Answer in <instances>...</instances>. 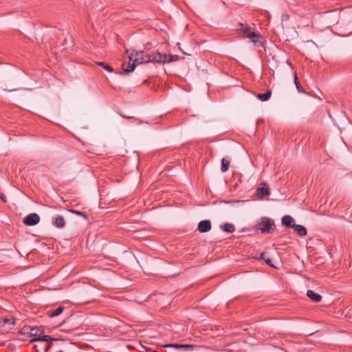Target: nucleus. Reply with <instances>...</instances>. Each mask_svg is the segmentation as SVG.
I'll return each mask as SVG.
<instances>
[{"instance_id":"15","label":"nucleus","mask_w":352,"mask_h":352,"mask_svg":"<svg viewBox=\"0 0 352 352\" xmlns=\"http://www.w3.org/2000/svg\"><path fill=\"white\" fill-rule=\"evenodd\" d=\"M253 259H255L256 261H260L261 260H263L265 262L267 265L272 264V260L269 257H266V254L265 252H262L260 254V257L255 258L254 257Z\"/></svg>"},{"instance_id":"27","label":"nucleus","mask_w":352,"mask_h":352,"mask_svg":"<svg viewBox=\"0 0 352 352\" xmlns=\"http://www.w3.org/2000/svg\"><path fill=\"white\" fill-rule=\"evenodd\" d=\"M271 266L274 267V268H276V265H271Z\"/></svg>"},{"instance_id":"26","label":"nucleus","mask_w":352,"mask_h":352,"mask_svg":"<svg viewBox=\"0 0 352 352\" xmlns=\"http://www.w3.org/2000/svg\"><path fill=\"white\" fill-rule=\"evenodd\" d=\"M50 349V346L45 348V352H47L48 349Z\"/></svg>"},{"instance_id":"13","label":"nucleus","mask_w":352,"mask_h":352,"mask_svg":"<svg viewBox=\"0 0 352 352\" xmlns=\"http://www.w3.org/2000/svg\"><path fill=\"white\" fill-rule=\"evenodd\" d=\"M292 228H294L295 231L299 236H303L307 234V229L305 227L301 225L295 224L292 226Z\"/></svg>"},{"instance_id":"23","label":"nucleus","mask_w":352,"mask_h":352,"mask_svg":"<svg viewBox=\"0 0 352 352\" xmlns=\"http://www.w3.org/2000/svg\"><path fill=\"white\" fill-rule=\"evenodd\" d=\"M5 324H8V325L13 326L14 324V320L13 318H8L4 320Z\"/></svg>"},{"instance_id":"25","label":"nucleus","mask_w":352,"mask_h":352,"mask_svg":"<svg viewBox=\"0 0 352 352\" xmlns=\"http://www.w3.org/2000/svg\"><path fill=\"white\" fill-rule=\"evenodd\" d=\"M70 212H72V213L76 214L78 215H82L84 217H86L85 214H82V212H81L80 211H77V210H71Z\"/></svg>"},{"instance_id":"6","label":"nucleus","mask_w":352,"mask_h":352,"mask_svg":"<svg viewBox=\"0 0 352 352\" xmlns=\"http://www.w3.org/2000/svg\"><path fill=\"white\" fill-rule=\"evenodd\" d=\"M152 61L158 63H165L167 61V55L155 52L151 55V62Z\"/></svg>"},{"instance_id":"7","label":"nucleus","mask_w":352,"mask_h":352,"mask_svg":"<svg viewBox=\"0 0 352 352\" xmlns=\"http://www.w3.org/2000/svg\"><path fill=\"white\" fill-rule=\"evenodd\" d=\"M211 229V223L209 220L201 221L198 224V230L200 232H207Z\"/></svg>"},{"instance_id":"8","label":"nucleus","mask_w":352,"mask_h":352,"mask_svg":"<svg viewBox=\"0 0 352 352\" xmlns=\"http://www.w3.org/2000/svg\"><path fill=\"white\" fill-rule=\"evenodd\" d=\"M28 333H30L31 336L36 338L41 333H44V328L43 327H30V331H28Z\"/></svg>"},{"instance_id":"4","label":"nucleus","mask_w":352,"mask_h":352,"mask_svg":"<svg viewBox=\"0 0 352 352\" xmlns=\"http://www.w3.org/2000/svg\"><path fill=\"white\" fill-rule=\"evenodd\" d=\"M39 221L40 217L37 214L31 213L23 219V223L28 226H34L36 225Z\"/></svg>"},{"instance_id":"1","label":"nucleus","mask_w":352,"mask_h":352,"mask_svg":"<svg viewBox=\"0 0 352 352\" xmlns=\"http://www.w3.org/2000/svg\"><path fill=\"white\" fill-rule=\"evenodd\" d=\"M126 53L129 54L127 57L129 61L127 63H122V69L126 73L133 72L136 65L151 62V54L145 53L143 51L132 50L129 52L127 50Z\"/></svg>"},{"instance_id":"11","label":"nucleus","mask_w":352,"mask_h":352,"mask_svg":"<svg viewBox=\"0 0 352 352\" xmlns=\"http://www.w3.org/2000/svg\"><path fill=\"white\" fill-rule=\"evenodd\" d=\"M269 188L264 184L263 187L258 188L256 190V195L258 197L262 199L264 196L269 195Z\"/></svg>"},{"instance_id":"18","label":"nucleus","mask_w":352,"mask_h":352,"mask_svg":"<svg viewBox=\"0 0 352 352\" xmlns=\"http://www.w3.org/2000/svg\"><path fill=\"white\" fill-rule=\"evenodd\" d=\"M229 165H230V161L226 158H223L221 160V172H223V173L226 172L228 170Z\"/></svg>"},{"instance_id":"9","label":"nucleus","mask_w":352,"mask_h":352,"mask_svg":"<svg viewBox=\"0 0 352 352\" xmlns=\"http://www.w3.org/2000/svg\"><path fill=\"white\" fill-rule=\"evenodd\" d=\"M49 340H57V339L51 337L50 336H47V335H43V336L39 335L38 337L32 338L30 342H47Z\"/></svg>"},{"instance_id":"3","label":"nucleus","mask_w":352,"mask_h":352,"mask_svg":"<svg viewBox=\"0 0 352 352\" xmlns=\"http://www.w3.org/2000/svg\"><path fill=\"white\" fill-rule=\"evenodd\" d=\"M275 224L272 220L268 217H262L259 224L258 230L261 233H270L275 229Z\"/></svg>"},{"instance_id":"10","label":"nucleus","mask_w":352,"mask_h":352,"mask_svg":"<svg viewBox=\"0 0 352 352\" xmlns=\"http://www.w3.org/2000/svg\"><path fill=\"white\" fill-rule=\"evenodd\" d=\"M307 296L314 302H320L322 300V296L314 292L312 290H307Z\"/></svg>"},{"instance_id":"19","label":"nucleus","mask_w":352,"mask_h":352,"mask_svg":"<svg viewBox=\"0 0 352 352\" xmlns=\"http://www.w3.org/2000/svg\"><path fill=\"white\" fill-rule=\"evenodd\" d=\"M63 309H64V307H58L54 311L48 314V315L51 318L60 315L63 312Z\"/></svg>"},{"instance_id":"22","label":"nucleus","mask_w":352,"mask_h":352,"mask_svg":"<svg viewBox=\"0 0 352 352\" xmlns=\"http://www.w3.org/2000/svg\"><path fill=\"white\" fill-rule=\"evenodd\" d=\"M179 60V56L177 55H167L166 63H170Z\"/></svg>"},{"instance_id":"12","label":"nucleus","mask_w":352,"mask_h":352,"mask_svg":"<svg viewBox=\"0 0 352 352\" xmlns=\"http://www.w3.org/2000/svg\"><path fill=\"white\" fill-rule=\"evenodd\" d=\"M294 221V219L289 215H285L282 218V223L289 228H292V226L295 225L293 223Z\"/></svg>"},{"instance_id":"16","label":"nucleus","mask_w":352,"mask_h":352,"mask_svg":"<svg viewBox=\"0 0 352 352\" xmlns=\"http://www.w3.org/2000/svg\"><path fill=\"white\" fill-rule=\"evenodd\" d=\"M222 228L223 230L225 231V232H229V233H232L234 232L235 230V227L233 224L232 223H225L223 226H222Z\"/></svg>"},{"instance_id":"5","label":"nucleus","mask_w":352,"mask_h":352,"mask_svg":"<svg viewBox=\"0 0 352 352\" xmlns=\"http://www.w3.org/2000/svg\"><path fill=\"white\" fill-rule=\"evenodd\" d=\"M164 346L169 349H181L184 351H190L192 350L194 346L191 344H168Z\"/></svg>"},{"instance_id":"20","label":"nucleus","mask_w":352,"mask_h":352,"mask_svg":"<svg viewBox=\"0 0 352 352\" xmlns=\"http://www.w3.org/2000/svg\"><path fill=\"white\" fill-rule=\"evenodd\" d=\"M294 83H295V85L296 87V89H297L299 93H303L304 90H303L302 87H301V85H300V83H299V82L298 80V76H297V74H296V72L294 74Z\"/></svg>"},{"instance_id":"2","label":"nucleus","mask_w":352,"mask_h":352,"mask_svg":"<svg viewBox=\"0 0 352 352\" xmlns=\"http://www.w3.org/2000/svg\"><path fill=\"white\" fill-rule=\"evenodd\" d=\"M240 30L244 36L251 38L252 42L256 45H260L262 44V39L258 34L252 31L250 28L243 25L242 23H240Z\"/></svg>"},{"instance_id":"14","label":"nucleus","mask_w":352,"mask_h":352,"mask_svg":"<svg viewBox=\"0 0 352 352\" xmlns=\"http://www.w3.org/2000/svg\"><path fill=\"white\" fill-rule=\"evenodd\" d=\"M54 224L56 227L58 228H62L65 226V219L62 216H57L55 217L54 221Z\"/></svg>"},{"instance_id":"21","label":"nucleus","mask_w":352,"mask_h":352,"mask_svg":"<svg viewBox=\"0 0 352 352\" xmlns=\"http://www.w3.org/2000/svg\"><path fill=\"white\" fill-rule=\"evenodd\" d=\"M96 64L99 66L104 67L106 70H107L109 72H113V68L110 65L105 64L104 62H98Z\"/></svg>"},{"instance_id":"17","label":"nucleus","mask_w":352,"mask_h":352,"mask_svg":"<svg viewBox=\"0 0 352 352\" xmlns=\"http://www.w3.org/2000/svg\"><path fill=\"white\" fill-rule=\"evenodd\" d=\"M272 95L271 91H267L266 93L264 94H258L257 95V98L260 99L261 101H266Z\"/></svg>"},{"instance_id":"24","label":"nucleus","mask_w":352,"mask_h":352,"mask_svg":"<svg viewBox=\"0 0 352 352\" xmlns=\"http://www.w3.org/2000/svg\"><path fill=\"white\" fill-rule=\"evenodd\" d=\"M0 199L4 202H7V198L3 193H0Z\"/></svg>"}]
</instances>
